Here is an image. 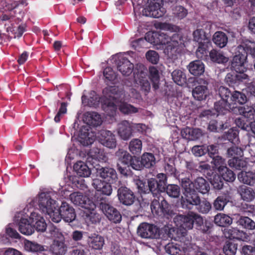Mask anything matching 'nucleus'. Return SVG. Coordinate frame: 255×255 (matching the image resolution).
<instances>
[{"label":"nucleus","instance_id":"5fc2aeb1","mask_svg":"<svg viewBox=\"0 0 255 255\" xmlns=\"http://www.w3.org/2000/svg\"><path fill=\"white\" fill-rule=\"evenodd\" d=\"M25 247L30 251L39 254L45 251L43 246L38 244L36 242L28 241L25 244Z\"/></svg>","mask_w":255,"mask_h":255},{"label":"nucleus","instance_id":"de8ad7c7","mask_svg":"<svg viewBox=\"0 0 255 255\" xmlns=\"http://www.w3.org/2000/svg\"><path fill=\"white\" fill-rule=\"evenodd\" d=\"M119 109L121 113L125 115L135 114L138 112V108L126 102L121 104L119 106Z\"/></svg>","mask_w":255,"mask_h":255},{"label":"nucleus","instance_id":"864d4df0","mask_svg":"<svg viewBox=\"0 0 255 255\" xmlns=\"http://www.w3.org/2000/svg\"><path fill=\"white\" fill-rule=\"evenodd\" d=\"M209 42L206 41H200L198 43V47L196 51V54L198 58H202L207 54V48Z\"/></svg>","mask_w":255,"mask_h":255},{"label":"nucleus","instance_id":"72a5a7b5","mask_svg":"<svg viewBox=\"0 0 255 255\" xmlns=\"http://www.w3.org/2000/svg\"><path fill=\"white\" fill-rule=\"evenodd\" d=\"M215 223L221 227H226L232 224L233 220L229 216L223 214L219 213L214 217Z\"/></svg>","mask_w":255,"mask_h":255},{"label":"nucleus","instance_id":"6e6552de","mask_svg":"<svg viewBox=\"0 0 255 255\" xmlns=\"http://www.w3.org/2000/svg\"><path fill=\"white\" fill-rule=\"evenodd\" d=\"M247 55L245 51L243 46L240 45L237 47V52L234 56L231 67L237 72H244L246 71L245 63L247 62Z\"/></svg>","mask_w":255,"mask_h":255},{"label":"nucleus","instance_id":"423d86ee","mask_svg":"<svg viewBox=\"0 0 255 255\" xmlns=\"http://www.w3.org/2000/svg\"><path fill=\"white\" fill-rule=\"evenodd\" d=\"M98 204L100 209L111 222L116 224L121 222L122 215L120 212L109 204L106 198H101Z\"/></svg>","mask_w":255,"mask_h":255},{"label":"nucleus","instance_id":"20e7f679","mask_svg":"<svg viewBox=\"0 0 255 255\" xmlns=\"http://www.w3.org/2000/svg\"><path fill=\"white\" fill-rule=\"evenodd\" d=\"M56 201L52 199L49 193L42 192L38 196V206L43 213L49 216L53 222L58 223L63 219L60 208L55 211Z\"/></svg>","mask_w":255,"mask_h":255},{"label":"nucleus","instance_id":"49530a36","mask_svg":"<svg viewBox=\"0 0 255 255\" xmlns=\"http://www.w3.org/2000/svg\"><path fill=\"white\" fill-rule=\"evenodd\" d=\"M228 164L231 167L235 168L238 170H240L247 165V162L242 157L230 159L228 161Z\"/></svg>","mask_w":255,"mask_h":255},{"label":"nucleus","instance_id":"2eb2a0df","mask_svg":"<svg viewBox=\"0 0 255 255\" xmlns=\"http://www.w3.org/2000/svg\"><path fill=\"white\" fill-rule=\"evenodd\" d=\"M87 244L91 250L100 251L105 245V239L98 234L92 233L88 236Z\"/></svg>","mask_w":255,"mask_h":255},{"label":"nucleus","instance_id":"473e14b6","mask_svg":"<svg viewBox=\"0 0 255 255\" xmlns=\"http://www.w3.org/2000/svg\"><path fill=\"white\" fill-rule=\"evenodd\" d=\"M166 253L170 255H185V252L179 245L174 243H169L165 246Z\"/></svg>","mask_w":255,"mask_h":255},{"label":"nucleus","instance_id":"f257e3e1","mask_svg":"<svg viewBox=\"0 0 255 255\" xmlns=\"http://www.w3.org/2000/svg\"><path fill=\"white\" fill-rule=\"evenodd\" d=\"M161 29L170 31V33L153 32L147 33L144 38H139L132 42L135 49L142 47L145 43L148 42L157 46V48L164 49V53L169 58L175 60L185 46L183 36L177 33L180 28L179 26L171 23H160Z\"/></svg>","mask_w":255,"mask_h":255},{"label":"nucleus","instance_id":"7ed1b4c3","mask_svg":"<svg viewBox=\"0 0 255 255\" xmlns=\"http://www.w3.org/2000/svg\"><path fill=\"white\" fill-rule=\"evenodd\" d=\"M89 153L91 157L88 158V161L96 169L97 175L103 178L104 181L115 183L118 178L116 170L110 167H101L99 164L101 160H104L106 157L103 151L98 148H93Z\"/></svg>","mask_w":255,"mask_h":255},{"label":"nucleus","instance_id":"f3484780","mask_svg":"<svg viewBox=\"0 0 255 255\" xmlns=\"http://www.w3.org/2000/svg\"><path fill=\"white\" fill-rule=\"evenodd\" d=\"M61 215L66 222H72L76 217L74 209L72 206L65 202H63L60 207Z\"/></svg>","mask_w":255,"mask_h":255},{"label":"nucleus","instance_id":"c9c22d12","mask_svg":"<svg viewBox=\"0 0 255 255\" xmlns=\"http://www.w3.org/2000/svg\"><path fill=\"white\" fill-rule=\"evenodd\" d=\"M208 94L207 87L203 85L196 86L192 90V96L195 99L199 101L205 99Z\"/></svg>","mask_w":255,"mask_h":255},{"label":"nucleus","instance_id":"4468645a","mask_svg":"<svg viewBox=\"0 0 255 255\" xmlns=\"http://www.w3.org/2000/svg\"><path fill=\"white\" fill-rule=\"evenodd\" d=\"M117 69L125 76L130 75L133 70V64L128 58L119 56L116 60Z\"/></svg>","mask_w":255,"mask_h":255},{"label":"nucleus","instance_id":"4c0bfd02","mask_svg":"<svg viewBox=\"0 0 255 255\" xmlns=\"http://www.w3.org/2000/svg\"><path fill=\"white\" fill-rule=\"evenodd\" d=\"M213 41L217 46L223 48L227 44L228 37L224 32L217 31L213 35Z\"/></svg>","mask_w":255,"mask_h":255},{"label":"nucleus","instance_id":"774afa93","mask_svg":"<svg viewBox=\"0 0 255 255\" xmlns=\"http://www.w3.org/2000/svg\"><path fill=\"white\" fill-rule=\"evenodd\" d=\"M120 89L116 86H108L103 90V93L113 99Z\"/></svg>","mask_w":255,"mask_h":255},{"label":"nucleus","instance_id":"c756f323","mask_svg":"<svg viewBox=\"0 0 255 255\" xmlns=\"http://www.w3.org/2000/svg\"><path fill=\"white\" fill-rule=\"evenodd\" d=\"M19 232L25 235H30L34 231V227L29 223L27 219L21 218L18 223Z\"/></svg>","mask_w":255,"mask_h":255},{"label":"nucleus","instance_id":"aec40b11","mask_svg":"<svg viewBox=\"0 0 255 255\" xmlns=\"http://www.w3.org/2000/svg\"><path fill=\"white\" fill-rule=\"evenodd\" d=\"M195 228L202 233L207 232L209 229V226L206 222L200 215L192 213V228Z\"/></svg>","mask_w":255,"mask_h":255},{"label":"nucleus","instance_id":"6ab92c4d","mask_svg":"<svg viewBox=\"0 0 255 255\" xmlns=\"http://www.w3.org/2000/svg\"><path fill=\"white\" fill-rule=\"evenodd\" d=\"M112 183L99 179H95L93 180L92 185L97 191L101 192L104 195L110 196L113 191L111 185Z\"/></svg>","mask_w":255,"mask_h":255},{"label":"nucleus","instance_id":"69168bd1","mask_svg":"<svg viewBox=\"0 0 255 255\" xmlns=\"http://www.w3.org/2000/svg\"><path fill=\"white\" fill-rule=\"evenodd\" d=\"M103 74L105 78L110 81H113L117 78L116 73L112 68L109 67H107L104 69Z\"/></svg>","mask_w":255,"mask_h":255},{"label":"nucleus","instance_id":"f704fd0d","mask_svg":"<svg viewBox=\"0 0 255 255\" xmlns=\"http://www.w3.org/2000/svg\"><path fill=\"white\" fill-rule=\"evenodd\" d=\"M255 174L253 172L241 171L238 175V179L240 182L250 185L255 183Z\"/></svg>","mask_w":255,"mask_h":255},{"label":"nucleus","instance_id":"0eeeda50","mask_svg":"<svg viewBox=\"0 0 255 255\" xmlns=\"http://www.w3.org/2000/svg\"><path fill=\"white\" fill-rule=\"evenodd\" d=\"M113 101L110 99L104 100L102 104V108L103 110L110 116H113L116 113L117 109V105L115 103H124L125 101V93L123 89H120L114 98Z\"/></svg>","mask_w":255,"mask_h":255},{"label":"nucleus","instance_id":"412c9836","mask_svg":"<svg viewBox=\"0 0 255 255\" xmlns=\"http://www.w3.org/2000/svg\"><path fill=\"white\" fill-rule=\"evenodd\" d=\"M223 234L226 238L230 239L243 240L246 237L244 232L236 228H225L223 231Z\"/></svg>","mask_w":255,"mask_h":255},{"label":"nucleus","instance_id":"a211bd4d","mask_svg":"<svg viewBox=\"0 0 255 255\" xmlns=\"http://www.w3.org/2000/svg\"><path fill=\"white\" fill-rule=\"evenodd\" d=\"M134 125L128 121H123L118 125V134L124 140L129 139L132 135Z\"/></svg>","mask_w":255,"mask_h":255},{"label":"nucleus","instance_id":"2f4dec72","mask_svg":"<svg viewBox=\"0 0 255 255\" xmlns=\"http://www.w3.org/2000/svg\"><path fill=\"white\" fill-rule=\"evenodd\" d=\"M95 209H85L84 216L87 223L96 224L100 222L101 219V216L96 212Z\"/></svg>","mask_w":255,"mask_h":255},{"label":"nucleus","instance_id":"338daca9","mask_svg":"<svg viewBox=\"0 0 255 255\" xmlns=\"http://www.w3.org/2000/svg\"><path fill=\"white\" fill-rule=\"evenodd\" d=\"M242 45L243 46V48H244L245 51H246L247 54L248 53H250L255 58V44L254 43L248 41L242 43Z\"/></svg>","mask_w":255,"mask_h":255},{"label":"nucleus","instance_id":"09e8293b","mask_svg":"<svg viewBox=\"0 0 255 255\" xmlns=\"http://www.w3.org/2000/svg\"><path fill=\"white\" fill-rule=\"evenodd\" d=\"M238 223L243 228L249 230L255 229V222L248 217H241L238 221Z\"/></svg>","mask_w":255,"mask_h":255},{"label":"nucleus","instance_id":"5701e85b","mask_svg":"<svg viewBox=\"0 0 255 255\" xmlns=\"http://www.w3.org/2000/svg\"><path fill=\"white\" fill-rule=\"evenodd\" d=\"M73 168L77 175L81 177H89L91 174L90 168L85 162L81 161H79L75 163Z\"/></svg>","mask_w":255,"mask_h":255},{"label":"nucleus","instance_id":"f8f14e48","mask_svg":"<svg viewBox=\"0 0 255 255\" xmlns=\"http://www.w3.org/2000/svg\"><path fill=\"white\" fill-rule=\"evenodd\" d=\"M158 198V200L154 199L151 202L150 208L152 213L159 216L169 215L170 207L168 202L162 197H161L160 202L159 197Z\"/></svg>","mask_w":255,"mask_h":255},{"label":"nucleus","instance_id":"e433bc0d","mask_svg":"<svg viewBox=\"0 0 255 255\" xmlns=\"http://www.w3.org/2000/svg\"><path fill=\"white\" fill-rule=\"evenodd\" d=\"M147 69L142 64H137L135 68H133V78L134 81H138L145 78L147 76Z\"/></svg>","mask_w":255,"mask_h":255},{"label":"nucleus","instance_id":"79ce46f5","mask_svg":"<svg viewBox=\"0 0 255 255\" xmlns=\"http://www.w3.org/2000/svg\"><path fill=\"white\" fill-rule=\"evenodd\" d=\"M172 77L174 82L179 86L186 84L187 79L185 74L180 70H175L172 73Z\"/></svg>","mask_w":255,"mask_h":255},{"label":"nucleus","instance_id":"ea45409f","mask_svg":"<svg viewBox=\"0 0 255 255\" xmlns=\"http://www.w3.org/2000/svg\"><path fill=\"white\" fill-rule=\"evenodd\" d=\"M209 56L213 62L218 63H225L227 62L229 60L222 52L215 49H213L210 52Z\"/></svg>","mask_w":255,"mask_h":255},{"label":"nucleus","instance_id":"0e129e2a","mask_svg":"<svg viewBox=\"0 0 255 255\" xmlns=\"http://www.w3.org/2000/svg\"><path fill=\"white\" fill-rule=\"evenodd\" d=\"M164 169L166 172V174L173 176L176 178H178L179 174H178V172L177 171V170L175 167L174 163L172 165L168 163L165 164L164 166Z\"/></svg>","mask_w":255,"mask_h":255},{"label":"nucleus","instance_id":"39448f33","mask_svg":"<svg viewBox=\"0 0 255 255\" xmlns=\"http://www.w3.org/2000/svg\"><path fill=\"white\" fill-rule=\"evenodd\" d=\"M138 192L143 200H146L148 198L152 196L154 197H159L162 192H165V188H161L157 180L155 178L148 179L147 183L141 180L137 183Z\"/></svg>","mask_w":255,"mask_h":255},{"label":"nucleus","instance_id":"052dcab7","mask_svg":"<svg viewBox=\"0 0 255 255\" xmlns=\"http://www.w3.org/2000/svg\"><path fill=\"white\" fill-rule=\"evenodd\" d=\"M135 82L140 85V90L144 92L145 95L149 92L150 90V84L146 77L138 81H135Z\"/></svg>","mask_w":255,"mask_h":255},{"label":"nucleus","instance_id":"a878e982","mask_svg":"<svg viewBox=\"0 0 255 255\" xmlns=\"http://www.w3.org/2000/svg\"><path fill=\"white\" fill-rule=\"evenodd\" d=\"M238 192L242 199L247 202L253 201L255 197V192L254 190L245 185L240 186L238 189Z\"/></svg>","mask_w":255,"mask_h":255},{"label":"nucleus","instance_id":"4be33fe9","mask_svg":"<svg viewBox=\"0 0 255 255\" xmlns=\"http://www.w3.org/2000/svg\"><path fill=\"white\" fill-rule=\"evenodd\" d=\"M192 205H195L196 209L203 214L207 213L211 208L210 203L205 199L201 200L198 197H192Z\"/></svg>","mask_w":255,"mask_h":255},{"label":"nucleus","instance_id":"c03bdc74","mask_svg":"<svg viewBox=\"0 0 255 255\" xmlns=\"http://www.w3.org/2000/svg\"><path fill=\"white\" fill-rule=\"evenodd\" d=\"M150 79L152 83L153 88L156 90L159 88V75L156 68L152 66L149 68Z\"/></svg>","mask_w":255,"mask_h":255},{"label":"nucleus","instance_id":"b1692460","mask_svg":"<svg viewBox=\"0 0 255 255\" xmlns=\"http://www.w3.org/2000/svg\"><path fill=\"white\" fill-rule=\"evenodd\" d=\"M50 251L53 255H64L67 247L63 241L54 240L50 247Z\"/></svg>","mask_w":255,"mask_h":255},{"label":"nucleus","instance_id":"6e6d98bb","mask_svg":"<svg viewBox=\"0 0 255 255\" xmlns=\"http://www.w3.org/2000/svg\"><path fill=\"white\" fill-rule=\"evenodd\" d=\"M237 250V245L232 242H227L224 246L223 251L226 255H235Z\"/></svg>","mask_w":255,"mask_h":255},{"label":"nucleus","instance_id":"393cba45","mask_svg":"<svg viewBox=\"0 0 255 255\" xmlns=\"http://www.w3.org/2000/svg\"><path fill=\"white\" fill-rule=\"evenodd\" d=\"M84 121L87 125L94 127L101 125L102 122L100 115L94 112L87 113Z\"/></svg>","mask_w":255,"mask_h":255},{"label":"nucleus","instance_id":"3c124183","mask_svg":"<svg viewBox=\"0 0 255 255\" xmlns=\"http://www.w3.org/2000/svg\"><path fill=\"white\" fill-rule=\"evenodd\" d=\"M230 99L233 103L244 104L247 101V97L244 94L237 91H235L232 94Z\"/></svg>","mask_w":255,"mask_h":255},{"label":"nucleus","instance_id":"8fccbe9b","mask_svg":"<svg viewBox=\"0 0 255 255\" xmlns=\"http://www.w3.org/2000/svg\"><path fill=\"white\" fill-rule=\"evenodd\" d=\"M167 194L172 198H177L180 194V187L175 184H169L165 186V190Z\"/></svg>","mask_w":255,"mask_h":255},{"label":"nucleus","instance_id":"a18cd8bd","mask_svg":"<svg viewBox=\"0 0 255 255\" xmlns=\"http://www.w3.org/2000/svg\"><path fill=\"white\" fill-rule=\"evenodd\" d=\"M128 148L133 154L138 155L142 149L141 141L137 138L132 139L129 143Z\"/></svg>","mask_w":255,"mask_h":255},{"label":"nucleus","instance_id":"dca6fc26","mask_svg":"<svg viewBox=\"0 0 255 255\" xmlns=\"http://www.w3.org/2000/svg\"><path fill=\"white\" fill-rule=\"evenodd\" d=\"M100 141L104 146L109 148H114L117 145L115 135L110 130H102L101 131Z\"/></svg>","mask_w":255,"mask_h":255},{"label":"nucleus","instance_id":"e2e57ef3","mask_svg":"<svg viewBox=\"0 0 255 255\" xmlns=\"http://www.w3.org/2000/svg\"><path fill=\"white\" fill-rule=\"evenodd\" d=\"M129 165L133 169L135 170H141L144 169L141 160H139V158H136L135 156L132 157V159Z\"/></svg>","mask_w":255,"mask_h":255},{"label":"nucleus","instance_id":"9b49d317","mask_svg":"<svg viewBox=\"0 0 255 255\" xmlns=\"http://www.w3.org/2000/svg\"><path fill=\"white\" fill-rule=\"evenodd\" d=\"M71 202L75 205L85 209H93L96 208V204L87 196L80 192H74L70 194Z\"/></svg>","mask_w":255,"mask_h":255},{"label":"nucleus","instance_id":"603ef678","mask_svg":"<svg viewBox=\"0 0 255 255\" xmlns=\"http://www.w3.org/2000/svg\"><path fill=\"white\" fill-rule=\"evenodd\" d=\"M205 67L202 62L196 60L192 62V75L198 76L203 74Z\"/></svg>","mask_w":255,"mask_h":255},{"label":"nucleus","instance_id":"1a4fd4ad","mask_svg":"<svg viewBox=\"0 0 255 255\" xmlns=\"http://www.w3.org/2000/svg\"><path fill=\"white\" fill-rule=\"evenodd\" d=\"M148 6L143 11L146 16L158 18L165 14L166 10L162 6V0H148Z\"/></svg>","mask_w":255,"mask_h":255},{"label":"nucleus","instance_id":"bb28decb","mask_svg":"<svg viewBox=\"0 0 255 255\" xmlns=\"http://www.w3.org/2000/svg\"><path fill=\"white\" fill-rule=\"evenodd\" d=\"M115 156L118 161V163H121L123 165H129L132 157L127 151L123 149H119L117 151Z\"/></svg>","mask_w":255,"mask_h":255},{"label":"nucleus","instance_id":"58836bf2","mask_svg":"<svg viewBox=\"0 0 255 255\" xmlns=\"http://www.w3.org/2000/svg\"><path fill=\"white\" fill-rule=\"evenodd\" d=\"M215 109L219 114H225L228 111L235 108L231 104L225 100H220L215 104Z\"/></svg>","mask_w":255,"mask_h":255},{"label":"nucleus","instance_id":"4d7b16f0","mask_svg":"<svg viewBox=\"0 0 255 255\" xmlns=\"http://www.w3.org/2000/svg\"><path fill=\"white\" fill-rule=\"evenodd\" d=\"M227 154L228 157L238 158V157L243 156V151L241 148L237 146H232L228 149Z\"/></svg>","mask_w":255,"mask_h":255},{"label":"nucleus","instance_id":"37998d69","mask_svg":"<svg viewBox=\"0 0 255 255\" xmlns=\"http://www.w3.org/2000/svg\"><path fill=\"white\" fill-rule=\"evenodd\" d=\"M239 113L249 119L253 120L255 118V110L252 107L248 106L239 107L237 108Z\"/></svg>","mask_w":255,"mask_h":255},{"label":"nucleus","instance_id":"9d476101","mask_svg":"<svg viewBox=\"0 0 255 255\" xmlns=\"http://www.w3.org/2000/svg\"><path fill=\"white\" fill-rule=\"evenodd\" d=\"M137 234L143 239H156L159 236V229L153 224L142 223L137 228Z\"/></svg>","mask_w":255,"mask_h":255},{"label":"nucleus","instance_id":"cd10ccee","mask_svg":"<svg viewBox=\"0 0 255 255\" xmlns=\"http://www.w3.org/2000/svg\"><path fill=\"white\" fill-rule=\"evenodd\" d=\"M30 218L33 221H35V228L38 232H44L47 227V224L44 219L38 213L32 212L30 215Z\"/></svg>","mask_w":255,"mask_h":255},{"label":"nucleus","instance_id":"c85d7f7f","mask_svg":"<svg viewBox=\"0 0 255 255\" xmlns=\"http://www.w3.org/2000/svg\"><path fill=\"white\" fill-rule=\"evenodd\" d=\"M144 168L150 169L155 166L156 161L154 155L150 152H144L141 156Z\"/></svg>","mask_w":255,"mask_h":255},{"label":"nucleus","instance_id":"680f3d73","mask_svg":"<svg viewBox=\"0 0 255 255\" xmlns=\"http://www.w3.org/2000/svg\"><path fill=\"white\" fill-rule=\"evenodd\" d=\"M173 14L174 16L178 19H182L187 15V10L182 6H176L174 10Z\"/></svg>","mask_w":255,"mask_h":255},{"label":"nucleus","instance_id":"7c9ffc66","mask_svg":"<svg viewBox=\"0 0 255 255\" xmlns=\"http://www.w3.org/2000/svg\"><path fill=\"white\" fill-rule=\"evenodd\" d=\"M194 187L196 190L202 194H206L210 190L209 184L208 182L202 177H198L192 182Z\"/></svg>","mask_w":255,"mask_h":255},{"label":"nucleus","instance_id":"a19ab883","mask_svg":"<svg viewBox=\"0 0 255 255\" xmlns=\"http://www.w3.org/2000/svg\"><path fill=\"white\" fill-rule=\"evenodd\" d=\"M219 172L222 178L227 182H233L236 179V176L233 171L226 166H220Z\"/></svg>","mask_w":255,"mask_h":255},{"label":"nucleus","instance_id":"bf43d9fd","mask_svg":"<svg viewBox=\"0 0 255 255\" xmlns=\"http://www.w3.org/2000/svg\"><path fill=\"white\" fill-rule=\"evenodd\" d=\"M146 58L147 60L150 63L156 64L158 63L159 59V56L157 52L153 50L148 51L146 54Z\"/></svg>","mask_w":255,"mask_h":255},{"label":"nucleus","instance_id":"ddd939ff","mask_svg":"<svg viewBox=\"0 0 255 255\" xmlns=\"http://www.w3.org/2000/svg\"><path fill=\"white\" fill-rule=\"evenodd\" d=\"M117 196L120 202L126 206L132 205L136 200L134 192L126 186H121L118 189Z\"/></svg>","mask_w":255,"mask_h":255},{"label":"nucleus","instance_id":"f03ea898","mask_svg":"<svg viewBox=\"0 0 255 255\" xmlns=\"http://www.w3.org/2000/svg\"><path fill=\"white\" fill-rule=\"evenodd\" d=\"M181 180V186L182 189V195L181 198V205L182 208L188 209L187 215H178L176 216L173 221L177 228H171L169 230L168 237L174 240H179L184 237L187 231L191 229V180L190 177H184Z\"/></svg>","mask_w":255,"mask_h":255},{"label":"nucleus","instance_id":"13d9d810","mask_svg":"<svg viewBox=\"0 0 255 255\" xmlns=\"http://www.w3.org/2000/svg\"><path fill=\"white\" fill-rule=\"evenodd\" d=\"M229 200L224 196L218 197L214 203V207L217 210H223Z\"/></svg>","mask_w":255,"mask_h":255}]
</instances>
